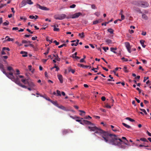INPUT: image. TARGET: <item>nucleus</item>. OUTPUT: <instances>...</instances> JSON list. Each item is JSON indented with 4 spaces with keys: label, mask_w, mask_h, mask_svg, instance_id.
<instances>
[{
    "label": "nucleus",
    "mask_w": 151,
    "mask_h": 151,
    "mask_svg": "<svg viewBox=\"0 0 151 151\" xmlns=\"http://www.w3.org/2000/svg\"><path fill=\"white\" fill-rule=\"evenodd\" d=\"M107 140L108 141H106V142L111 144L112 145H117L122 149H125L127 147L126 146L123 145V143L126 145L130 146L129 143L125 141H123L115 134H111Z\"/></svg>",
    "instance_id": "obj_1"
},
{
    "label": "nucleus",
    "mask_w": 151,
    "mask_h": 151,
    "mask_svg": "<svg viewBox=\"0 0 151 151\" xmlns=\"http://www.w3.org/2000/svg\"><path fill=\"white\" fill-rule=\"evenodd\" d=\"M88 128L90 131H95L93 133L94 135H95L96 133L99 134L102 137L101 140H104L106 142V141H108L107 139L109 137L111 134L109 132L98 128L93 123L91 126H88Z\"/></svg>",
    "instance_id": "obj_2"
},
{
    "label": "nucleus",
    "mask_w": 151,
    "mask_h": 151,
    "mask_svg": "<svg viewBox=\"0 0 151 151\" xmlns=\"http://www.w3.org/2000/svg\"><path fill=\"white\" fill-rule=\"evenodd\" d=\"M54 18L56 19L62 20L65 18L69 19V17H66V15L64 14H61L58 15H56L54 16Z\"/></svg>",
    "instance_id": "obj_3"
},
{
    "label": "nucleus",
    "mask_w": 151,
    "mask_h": 151,
    "mask_svg": "<svg viewBox=\"0 0 151 151\" xmlns=\"http://www.w3.org/2000/svg\"><path fill=\"white\" fill-rule=\"evenodd\" d=\"M149 6L148 3L145 1H141L140 6L143 8H146L148 7Z\"/></svg>",
    "instance_id": "obj_4"
},
{
    "label": "nucleus",
    "mask_w": 151,
    "mask_h": 151,
    "mask_svg": "<svg viewBox=\"0 0 151 151\" xmlns=\"http://www.w3.org/2000/svg\"><path fill=\"white\" fill-rule=\"evenodd\" d=\"M27 83L28 86L32 88H34L35 86V84L32 81V80L29 78V80H27Z\"/></svg>",
    "instance_id": "obj_5"
},
{
    "label": "nucleus",
    "mask_w": 151,
    "mask_h": 151,
    "mask_svg": "<svg viewBox=\"0 0 151 151\" xmlns=\"http://www.w3.org/2000/svg\"><path fill=\"white\" fill-rule=\"evenodd\" d=\"M4 74L8 78L11 79V80L12 79V78L14 77L13 75V73L12 72H10L9 73H6H6H5Z\"/></svg>",
    "instance_id": "obj_6"
},
{
    "label": "nucleus",
    "mask_w": 151,
    "mask_h": 151,
    "mask_svg": "<svg viewBox=\"0 0 151 151\" xmlns=\"http://www.w3.org/2000/svg\"><path fill=\"white\" fill-rule=\"evenodd\" d=\"M12 80L14 82L16 83L19 85V83H20V82L19 80V78L18 76L16 75V78L15 77Z\"/></svg>",
    "instance_id": "obj_7"
},
{
    "label": "nucleus",
    "mask_w": 151,
    "mask_h": 151,
    "mask_svg": "<svg viewBox=\"0 0 151 151\" xmlns=\"http://www.w3.org/2000/svg\"><path fill=\"white\" fill-rule=\"evenodd\" d=\"M37 8H38L40 9L43 10L48 11L50 10L49 8L45 6H42L39 4L37 5Z\"/></svg>",
    "instance_id": "obj_8"
},
{
    "label": "nucleus",
    "mask_w": 151,
    "mask_h": 151,
    "mask_svg": "<svg viewBox=\"0 0 151 151\" xmlns=\"http://www.w3.org/2000/svg\"><path fill=\"white\" fill-rule=\"evenodd\" d=\"M69 116L71 118L76 119V121L79 122L81 124H83L82 123V122H81V120L77 119L80 118L79 117H78L76 116H72L69 115Z\"/></svg>",
    "instance_id": "obj_9"
},
{
    "label": "nucleus",
    "mask_w": 151,
    "mask_h": 151,
    "mask_svg": "<svg viewBox=\"0 0 151 151\" xmlns=\"http://www.w3.org/2000/svg\"><path fill=\"white\" fill-rule=\"evenodd\" d=\"M125 44L126 47L127 49V50L128 52L129 53H131V47L129 43L128 42H125Z\"/></svg>",
    "instance_id": "obj_10"
},
{
    "label": "nucleus",
    "mask_w": 151,
    "mask_h": 151,
    "mask_svg": "<svg viewBox=\"0 0 151 151\" xmlns=\"http://www.w3.org/2000/svg\"><path fill=\"white\" fill-rule=\"evenodd\" d=\"M82 14L80 12L76 13L72 15V18L74 19L78 18L80 15H82Z\"/></svg>",
    "instance_id": "obj_11"
},
{
    "label": "nucleus",
    "mask_w": 151,
    "mask_h": 151,
    "mask_svg": "<svg viewBox=\"0 0 151 151\" xmlns=\"http://www.w3.org/2000/svg\"><path fill=\"white\" fill-rule=\"evenodd\" d=\"M141 1H134L132 2V4L134 5L140 6Z\"/></svg>",
    "instance_id": "obj_12"
},
{
    "label": "nucleus",
    "mask_w": 151,
    "mask_h": 151,
    "mask_svg": "<svg viewBox=\"0 0 151 151\" xmlns=\"http://www.w3.org/2000/svg\"><path fill=\"white\" fill-rule=\"evenodd\" d=\"M58 79L61 83H62L63 82V76L62 75L59 74L58 75Z\"/></svg>",
    "instance_id": "obj_13"
},
{
    "label": "nucleus",
    "mask_w": 151,
    "mask_h": 151,
    "mask_svg": "<svg viewBox=\"0 0 151 151\" xmlns=\"http://www.w3.org/2000/svg\"><path fill=\"white\" fill-rule=\"evenodd\" d=\"M0 69L3 73L4 74L6 73V72L4 68V66L3 64H0Z\"/></svg>",
    "instance_id": "obj_14"
},
{
    "label": "nucleus",
    "mask_w": 151,
    "mask_h": 151,
    "mask_svg": "<svg viewBox=\"0 0 151 151\" xmlns=\"http://www.w3.org/2000/svg\"><path fill=\"white\" fill-rule=\"evenodd\" d=\"M83 123L84 124H86L90 125V126L93 124V123H91V122L90 121H88L87 120H83Z\"/></svg>",
    "instance_id": "obj_15"
},
{
    "label": "nucleus",
    "mask_w": 151,
    "mask_h": 151,
    "mask_svg": "<svg viewBox=\"0 0 151 151\" xmlns=\"http://www.w3.org/2000/svg\"><path fill=\"white\" fill-rule=\"evenodd\" d=\"M20 54H23L22 55V56L23 57H26L27 56V52H26L24 51H21L20 52Z\"/></svg>",
    "instance_id": "obj_16"
},
{
    "label": "nucleus",
    "mask_w": 151,
    "mask_h": 151,
    "mask_svg": "<svg viewBox=\"0 0 151 151\" xmlns=\"http://www.w3.org/2000/svg\"><path fill=\"white\" fill-rule=\"evenodd\" d=\"M57 107L64 111H68V110H67L65 106L62 105L59 106L58 105Z\"/></svg>",
    "instance_id": "obj_17"
},
{
    "label": "nucleus",
    "mask_w": 151,
    "mask_h": 151,
    "mask_svg": "<svg viewBox=\"0 0 151 151\" xmlns=\"http://www.w3.org/2000/svg\"><path fill=\"white\" fill-rule=\"evenodd\" d=\"M70 131H71L70 129H65L63 130L62 133L63 135H65L69 132Z\"/></svg>",
    "instance_id": "obj_18"
},
{
    "label": "nucleus",
    "mask_w": 151,
    "mask_h": 151,
    "mask_svg": "<svg viewBox=\"0 0 151 151\" xmlns=\"http://www.w3.org/2000/svg\"><path fill=\"white\" fill-rule=\"evenodd\" d=\"M29 78L27 77L25 79H22L21 81L24 84H26L27 83V81H28L27 80H29Z\"/></svg>",
    "instance_id": "obj_19"
},
{
    "label": "nucleus",
    "mask_w": 151,
    "mask_h": 151,
    "mask_svg": "<svg viewBox=\"0 0 151 151\" xmlns=\"http://www.w3.org/2000/svg\"><path fill=\"white\" fill-rule=\"evenodd\" d=\"M27 4L26 1L25 0H23L21 2V7H23L25 6Z\"/></svg>",
    "instance_id": "obj_20"
},
{
    "label": "nucleus",
    "mask_w": 151,
    "mask_h": 151,
    "mask_svg": "<svg viewBox=\"0 0 151 151\" xmlns=\"http://www.w3.org/2000/svg\"><path fill=\"white\" fill-rule=\"evenodd\" d=\"M145 42V41H144L143 40H141L140 41V43L141 44L142 47L144 48L146 46V45H145L144 44V42Z\"/></svg>",
    "instance_id": "obj_21"
},
{
    "label": "nucleus",
    "mask_w": 151,
    "mask_h": 151,
    "mask_svg": "<svg viewBox=\"0 0 151 151\" xmlns=\"http://www.w3.org/2000/svg\"><path fill=\"white\" fill-rule=\"evenodd\" d=\"M6 39V40L7 41H12L14 40V39H13V38H10L8 36H6V38H5V39Z\"/></svg>",
    "instance_id": "obj_22"
},
{
    "label": "nucleus",
    "mask_w": 151,
    "mask_h": 151,
    "mask_svg": "<svg viewBox=\"0 0 151 151\" xmlns=\"http://www.w3.org/2000/svg\"><path fill=\"white\" fill-rule=\"evenodd\" d=\"M54 27L53 30L54 31H59L60 30L59 29L56 27V26L55 25L52 26Z\"/></svg>",
    "instance_id": "obj_23"
},
{
    "label": "nucleus",
    "mask_w": 151,
    "mask_h": 151,
    "mask_svg": "<svg viewBox=\"0 0 151 151\" xmlns=\"http://www.w3.org/2000/svg\"><path fill=\"white\" fill-rule=\"evenodd\" d=\"M51 102L57 107L58 106V104L57 103V101H54L52 100V101H51Z\"/></svg>",
    "instance_id": "obj_24"
},
{
    "label": "nucleus",
    "mask_w": 151,
    "mask_h": 151,
    "mask_svg": "<svg viewBox=\"0 0 151 151\" xmlns=\"http://www.w3.org/2000/svg\"><path fill=\"white\" fill-rule=\"evenodd\" d=\"M77 42L76 43H72L71 44V46H73L74 45L75 46H77L78 44V42L79 41V40L77 39L76 40Z\"/></svg>",
    "instance_id": "obj_25"
},
{
    "label": "nucleus",
    "mask_w": 151,
    "mask_h": 151,
    "mask_svg": "<svg viewBox=\"0 0 151 151\" xmlns=\"http://www.w3.org/2000/svg\"><path fill=\"white\" fill-rule=\"evenodd\" d=\"M7 70L9 71H12L13 72L14 71V70L13 68L11 66H8L7 68Z\"/></svg>",
    "instance_id": "obj_26"
},
{
    "label": "nucleus",
    "mask_w": 151,
    "mask_h": 151,
    "mask_svg": "<svg viewBox=\"0 0 151 151\" xmlns=\"http://www.w3.org/2000/svg\"><path fill=\"white\" fill-rule=\"evenodd\" d=\"M133 9L135 10L136 11L138 12H139L140 13H141L142 12L140 10V9L138 8H136L135 7H134L133 8Z\"/></svg>",
    "instance_id": "obj_27"
},
{
    "label": "nucleus",
    "mask_w": 151,
    "mask_h": 151,
    "mask_svg": "<svg viewBox=\"0 0 151 151\" xmlns=\"http://www.w3.org/2000/svg\"><path fill=\"white\" fill-rule=\"evenodd\" d=\"M78 35L82 38H83L85 37L84 33L83 32H82L81 34H79Z\"/></svg>",
    "instance_id": "obj_28"
},
{
    "label": "nucleus",
    "mask_w": 151,
    "mask_h": 151,
    "mask_svg": "<svg viewBox=\"0 0 151 151\" xmlns=\"http://www.w3.org/2000/svg\"><path fill=\"white\" fill-rule=\"evenodd\" d=\"M26 2L29 5L32 4H33V2L31 1V0H27Z\"/></svg>",
    "instance_id": "obj_29"
},
{
    "label": "nucleus",
    "mask_w": 151,
    "mask_h": 151,
    "mask_svg": "<svg viewBox=\"0 0 151 151\" xmlns=\"http://www.w3.org/2000/svg\"><path fill=\"white\" fill-rule=\"evenodd\" d=\"M107 31L108 32H110L111 34H113L114 31V30L111 28L108 29Z\"/></svg>",
    "instance_id": "obj_30"
},
{
    "label": "nucleus",
    "mask_w": 151,
    "mask_h": 151,
    "mask_svg": "<svg viewBox=\"0 0 151 151\" xmlns=\"http://www.w3.org/2000/svg\"><path fill=\"white\" fill-rule=\"evenodd\" d=\"M54 68H55L56 69V71H58L59 69V68L57 66H56L55 64V66L54 67H53L51 68V70H52Z\"/></svg>",
    "instance_id": "obj_31"
},
{
    "label": "nucleus",
    "mask_w": 151,
    "mask_h": 151,
    "mask_svg": "<svg viewBox=\"0 0 151 151\" xmlns=\"http://www.w3.org/2000/svg\"><path fill=\"white\" fill-rule=\"evenodd\" d=\"M122 124L124 127L127 128H131V127L130 126L124 123H123Z\"/></svg>",
    "instance_id": "obj_32"
},
{
    "label": "nucleus",
    "mask_w": 151,
    "mask_h": 151,
    "mask_svg": "<svg viewBox=\"0 0 151 151\" xmlns=\"http://www.w3.org/2000/svg\"><path fill=\"white\" fill-rule=\"evenodd\" d=\"M142 17L143 19L147 20L148 19L147 17L145 14H143L142 15Z\"/></svg>",
    "instance_id": "obj_33"
},
{
    "label": "nucleus",
    "mask_w": 151,
    "mask_h": 151,
    "mask_svg": "<svg viewBox=\"0 0 151 151\" xmlns=\"http://www.w3.org/2000/svg\"><path fill=\"white\" fill-rule=\"evenodd\" d=\"M117 50V48L116 47H115V48L111 47L110 48L111 51L115 53H116V52L115 51H114L113 50Z\"/></svg>",
    "instance_id": "obj_34"
},
{
    "label": "nucleus",
    "mask_w": 151,
    "mask_h": 151,
    "mask_svg": "<svg viewBox=\"0 0 151 151\" xmlns=\"http://www.w3.org/2000/svg\"><path fill=\"white\" fill-rule=\"evenodd\" d=\"M19 85H18L19 86L23 88H27V86H25V85H23L22 84L20 83H19Z\"/></svg>",
    "instance_id": "obj_35"
},
{
    "label": "nucleus",
    "mask_w": 151,
    "mask_h": 151,
    "mask_svg": "<svg viewBox=\"0 0 151 151\" xmlns=\"http://www.w3.org/2000/svg\"><path fill=\"white\" fill-rule=\"evenodd\" d=\"M126 119L129 120L130 122H134L135 120L131 118L130 117H127L126 118Z\"/></svg>",
    "instance_id": "obj_36"
},
{
    "label": "nucleus",
    "mask_w": 151,
    "mask_h": 151,
    "mask_svg": "<svg viewBox=\"0 0 151 151\" xmlns=\"http://www.w3.org/2000/svg\"><path fill=\"white\" fill-rule=\"evenodd\" d=\"M106 42L108 44H109L111 43L112 41L110 39H107L106 40Z\"/></svg>",
    "instance_id": "obj_37"
},
{
    "label": "nucleus",
    "mask_w": 151,
    "mask_h": 151,
    "mask_svg": "<svg viewBox=\"0 0 151 151\" xmlns=\"http://www.w3.org/2000/svg\"><path fill=\"white\" fill-rule=\"evenodd\" d=\"M68 71L69 72H71L72 73H74L75 71V70L72 69L71 68H69L68 69Z\"/></svg>",
    "instance_id": "obj_38"
},
{
    "label": "nucleus",
    "mask_w": 151,
    "mask_h": 151,
    "mask_svg": "<svg viewBox=\"0 0 151 151\" xmlns=\"http://www.w3.org/2000/svg\"><path fill=\"white\" fill-rule=\"evenodd\" d=\"M140 140L143 141L148 142V141L145 138H141L140 139Z\"/></svg>",
    "instance_id": "obj_39"
},
{
    "label": "nucleus",
    "mask_w": 151,
    "mask_h": 151,
    "mask_svg": "<svg viewBox=\"0 0 151 151\" xmlns=\"http://www.w3.org/2000/svg\"><path fill=\"white\" fill-rule=\"evenodd\" d=\"M20 19L21 20H23L24 22H25L27 19V18L26 17H20Z\"/></svg>",
    "instance_id": "obj_40"
},
{
    "label": "nucleus",
    "mask_w": 151,
    "mask_h": 151,
    "mask_svg": "<svg viewBox=\"0 0 151 151\" xmlns=\"http://www.w3.org/2000/svg\"><path fill=\"white\" fill-rule=\"evenodd\" d=\"M16 70L17 73L15 74V75L17 76L20 74V71L18 69H16Z\"/></svg>",
    "instance_id": "obj_41"
},
{
    "label": "nucleus",
    "mask_w": 151,
    "mask_h": 151,
    "mask_svg": "<svg viewBox=\"0 0 151 151\" xmlns=\"http://www.w3.org/2000/svg\"><path fill=\"white\" fill-rule=\"evenodd\" d=\"M31 42L29 41H27L25 40H23L22 43H31Z\"/></svg>",
    "instance_id": "obj_42"
},
{
    "label": "nucleus",
    "mask_w": 151,
    "mask_h": 151,
    "mask_svg": "<svg viewBox=\"0 0 151 151\" xmlns=\"http://www.w3.org/2000/svg\"><path fill=\"white\" fill-rule=\"evenodd\" d=\"M141 111H143V112L145 114H147V113L146 112V111L145 110V109H139Z\"/></svg>",
    "instance_id": "obj_43"
},
{
    "label": "nucleus",
    "mask_w": 151,
    "mask_h": 151,
    "mask_svg": "<svg viewBox=\"0 0 151 151\" xmlns=\"http://www.w3.org/2000/svg\"><path fill=\"white\" fill-rule=\"evenodd\" d=\"M77 65L80 67H82L83 68L85 67V65H83V64H80V63H78L77 64Z\"/></svg>",
    "instance_id": "obj_44"
},
{
    "label": "nucleus",
    "mask_w": 151,
    "mask_h": 151,
    "mask_svg": "<svg viewBox=\"0 0 151 151\" xmlns=\"http://www.w3.org/2000/svg\"><path fill=\"white\" fill-rule=\"evenodd\" d=\"M122 139H122L125 140H124V141H125L129 143L128 141L127 140L126 138L125 137H122V139Z\"/></svg>",
    "instance_id": "obj_45"
},
{
    "label": "nucleus",
    "mask_w": 151,
    "mask_h": 151,
    "mask_svg": "<svg viewBox=\"0 0 151 151\" xmlns=\"http://www.w3.org/2000/svg\"><path fill=\"white\" fill-rule=\"evenodd\" d=\"M57 96H61V93H60V91L58 90H57Z\"/></svg>",
    "instance_id": "obj_46"
},
{
    "label": "nucleus",
    "mask_w": 151,
    "mask_h": 151,
    "mask_svg": "<svg viewBox=\"0 0 151 151\" xmlns=\"http://www.w3.org/2000/svg\"><path fill=\"white\" fill-rule=\"evenodd\" d=\"M66 46V44H62V45H60V46H58V47L59 48H61L62 47H63V46Z\"/></svg>",
    "instance_id": "obj_47"
},
{
    "label": "nucleus",
    "mask_w": 151,
    "mask_h": 151,
    "mask_svg": "<svg viewBox=\"0 0 151 151\" xmlns=\"http://www.w3.org/2000/svg\"><path fill=\"white\" fill-rule=\"evenodd\" d=\"M5 50L3 49V48H2V51L1 52V54L2 55H5L6 54V52H4Z\"/></svg>",
    "instance_id": "obj_48"
},
{
    "label": "nucleus",
    "mask_w": 151,
    "mask_h": 151,
    "mask_svg": "<svg viewBox=\"0 0 151 151\" xmlns=\"http://www.w3.org/2000/svg\"><path fill=\"white\" fill-rule=\"evenodd\" d=\"M31 68H32V66L31 65H29L28 66V68L29 69V70L30 71H31V72L32 73H33L34 72V70H32Z\"/></svg>",
    "instance_id": "obj_49"
},
{
    "label": "nucleus",
    "mask_w": 151,
    "mask_h": 151,
    "mask_svg": "<svg viewBox=\"0 0 151 151\" xmlns=\"http://www.w3.org/2000/svg\"><path fill=\"white\" fill-rule=\"evenodd\" d=\"M127 68L126 66H124V68H123V70L125 72H127L128 71L127 70Z\"/></svg>",
    "instance_id": "obj_50"
},
{
    "label": "nucleus",
    "mask_w": 151,
    "mask_h": 151,
    "mask_svg": "<svg viewBox=\"0 0 151 151\" xmlns=\"http://www.w3.org/2000/svg\"><path fill=\"white\" fill-rule=\"evenodd\" d=\"M55 60L58 61H59L60 60V58H59L58 55H56V57L55 58Z\"/></svg>",
    "instance_id": "obj_51"
},
{
    "label": "nucleus",
    "mask_w": 151,
    "mask_h": 151,
    "mask_svg": "<svg viewBox=\"0 0 151 151\" xmlns=\"http://www.w3.org/2000/svg\"><path fill=\"white\" fill-rule=\"evenodd\" d=\"M103 49L105 51V52H106V50H109V47H103Z\"/></svg>",
    "instance_id": "obj_52"
},
{
    "label": "nucleus",
    "mask_w": 151,
    "mask_h": 151,
    "mask_svg": "<svg viewBox=\"0 0 151 151\" xmlns=\"http://www.w3.org/2000/svg\"><path fill=\"white\" fill-rule=\"evenodd\" d=\"M72 57L73 58H76V59H79L80 58V57H79L78 56H74V55H72Z\"/></svg>",
    "instance_id": "obj_53"
},
{
    "label": "nucleus",
    "mask_w": 151,
    "mask_h": 151,
    "mask_svg": "<svg viewBox=\"0 0 151 151\" xmlns=\"http://www.w3.org/2000/svg\"><path fill=\"white\" fill-rule=\"evenodd\" d=\"M53 42L54 43H55V45H59V42H57V41H56V40H54Z\"/></svg>",
    "instance_id": "obj_54"
},
{
    "label": "nucleus",
    "mask_w": 151,
    "mask_h": 151,
    "mask_svg": "<svg viewBox=\"0 0 151 151\" xmlns=\"http://www.w3.org/2000/svg\"><path fill=\"white\" fill-rule=\"evenodd\" d=\"M76 6V5L75 4H73L72 5H71L70 6V8H74Z\"/></svg>",
    "instance_id": "obj_55"
},
{
    "label": "nucleus",
    "mask_w": 151,
    "mask_h": 151,
    "mask_svg": "<svg viewBox=\"0 0 151 151\" xmlns=\"http://www.w3.org/2000/svg\"><path fill=\"white\" fill-rule=\"evenodd\" d=\"M9 22H4L3 23V24L4 26H7L9 24Z\"/></svg>",
    "instance_id": "obj_56"
},
{
    "label": "nucleus",
    "mask_w": 151,
    "mask_h": 151,
    "mask_svg": "<svg viewBox=\"0 0 151 151\" xmlns=\"http://www.w3.org/2000/svg\"><path fill=\"white\" fill-rule=\"evenodd\" d=\"M49 49H50L49 48H47V52H46L44 53V54L45 55H47V54L49 52Z\"/></svg>",
    "instance_id": "obj_57"
},
{
    "label": "nucleus",
    "mask_w": 151,
    "mask_h": 151,
    "mask_svg": "<svg viewBox=\"0 0 151 151\" xmlns=\"http://www.w3.org/2000/svg\"><path fill=\"white\" fill-rule=\"evenodd\" d=\"M94 14L97 16L99 17L100 15V13L99 12H96Z\"/></svg>",
    "instance_id": "obj_58"
},
{
    "label": "nucleus",
    "mask_w": 151,
    "mask_h": 151,
    "mask_svg": "<svg viewBox=\"0 0 151 151\" xmlns=\"http://www.w3.org/2000/svg\"><path fill=\"white\" fill-rule=\"evenodd\" d=\"M3 49H4L5 50H7L8 51H10V50L9 49V48L8 47H3Z\"/></svg>",
    "instance_id": "obj_59"
},
{
    "label": "nucleus",
    "mask_w": 151,
    "mask_h": 151,
    "mask_svg": "<svg viewBox=\"0 0 151 151\" xmlns=\"http://www.w3.org/2000/svg\"><path fill=\"white\" fill-rule=\"evenodd\" d=\"M98 23V22L97 20H95V21H94L93 22V24H97Z\"/></svg>",
    "instance_id": "obj_60"
},
{
    "label": "nucleus",
    "mask_w": 151,
    "mask_h": 151,
    "mask_svg": "<svg viewBox=\"0 0 151 151\" xmlns=\"http://www.w3.org/2000/svg\"><path fill=\"white\" fill-rule=\"evenodd\" d=\"M149 78V77H145L144 78V80H143L144 82H145V81Z\"/></svg>",
    "instance_id": "obj_61"
},
{
    "label": "nucleus",
    "mask_w": 151,
    "mask_h": 151,
    "mask_svg": "<svg viewBox=\"0 0 151 151\" xmlns=\"http://www.w3.org/2000/svg\"><path fill=\"white\" fill-rule=\"evenodd\" d=\"M29 18L32 19H35V16L33 15H30L29 16Z\"/></svg>",
    "instance_id": "obj_62"
},
{
    "label": "nucleus",
    "mask_w": 151,
    "mask_h": 151,
    "mask_svg": "<svg viewBox=\"0 0 151 151\" xmlns=\"http://www.w3.org/2000/svg\"><path fill=\"white\" fill-rule=\"evenodd\" d=\"M101 99L102 101H104L106 100V98L104 96H102L101 98Z\"/></svg>",
    "instance_id": "obj_63"
},
{
    "label": "nucleus",
    "mask_w": 151,
    "mask_h": 151,
    "mask_svg": "<svg viewBox=\"0 0 151 151\" xmlns=\"http://www.w3.org/2000/svg\"><path fill=\"white\" fill-rule=\"evenodd\" d=\"M142 61L143 63L144 64H146L147 63V61L145 60L142 59Z\"/></svg>",
    "instance_id": "obj_64"
}]
</instances>
